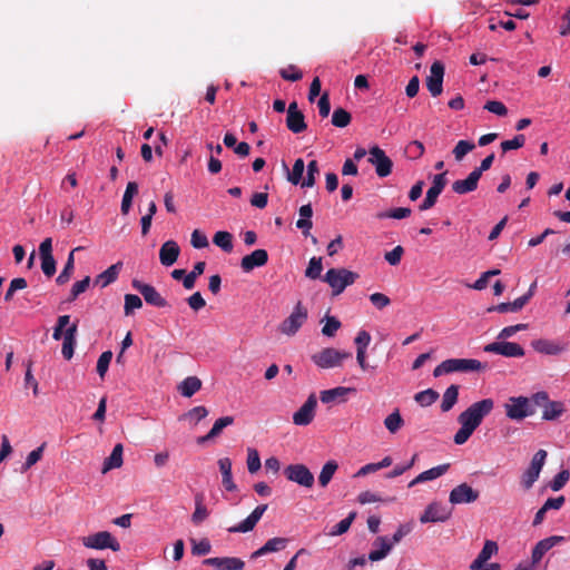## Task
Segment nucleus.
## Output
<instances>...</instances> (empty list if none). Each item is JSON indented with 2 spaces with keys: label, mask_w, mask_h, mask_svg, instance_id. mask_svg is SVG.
Masks as SVG:
<instances>
[{
  "label": "nucleus",
  "mask_w": 570,
  "mask_h": 570,
  "mask_svg": "<svg viewBox=\"0 0 570 570\" xmlns=\"http://www.w3.org/2000/svg\"><path fill=\"white\" fill-rule=\"evenodd\" d=\"M384 425L387 431L393 434L404 425V420L402 419L397 409L385 417Z\"/></svg>",
  "instance_id": "nucleus-44"
},
{
  "label": "nucleus",
  "mask_w": 570,
  "mask_h": 570,
  "mask_svg": "<svg viewBox=\"0 0 570 570\" xmlns=\"http://www.w3.org/2000/svg\"><path fill=\"white\" fill-rule=\"evenodd\" d=\"M205 566H210L216 570H243L245 562L236 557H214L203 561Z\"/></svg>",
  "instance_id": "nucleus-18"
},
{
  "label": "nucleus",
  "mask_w": 570,
  "mask_h": 570,
  "mask_svg": "<svg viewBox=\"0 0 570 570\" xmlns=\"http://www.w3.org/2000/svg\"><path fill=\"white\" fill-rule=\"evenodd\" d=\"M284 475L288 481L295 482L304 488L314 485V475L309 469L302 463L289 464L284 469Z\"/></svg>",
  "instance_id": "nucleus-7"
},
{
  "label": "nucleus",
  "mask_w": 570,
  "mask_h": 570,
  "mask_svg": "<svg viewBox=\"0 0 570 570\" xmlns=\"http://www.w3.org/2000/svg\"><path fill=\"white\" fill-rule=\"evenodd\" d=\"M451 517V511L439 502L430 503L420 517L421 523L444 522Z\"/></svg>",
  "instance_id": "nucleus-17"
},
{
  "label": "nucleus",
  "mask_w": 570,
  "mask_h": 570,
  "mask_svg": "<svg viewBox=\"0 0 570 570\" xmlns=\"http://www.w3.org/2000/svg\"><path fill=\"white\" fill-rule=\"evenodd\" d=\"M77 323H73L66 328L62 342L61 353L66 360H71L75 353L76 336H77Z\"/></svg>",
  "instance_id": "nucleus-25"
},
{
  "label": "nucleus",
  "mask_w": 570,
  "mask_h": 570,
  "mask_svg": "<svg viewBox=\"0 0 570 570\" xmlns=\"http://www.w3.org/2000/svg\"><path fill=\"white\" fill-rule=\"evenodd\" d=\"M354 387L337 386L330 390H324L320 393L322 403L328 404L333 402L343 403L346 401V396L351 393H355Z\"/></svg>",
  "instance_id": "nucleus-21"
},
{
  "label": "nucleus",
  "mask_w": 570,
  "mask_h": 570,
  "mask_svg": "<svg viewBox=\"0 0 570 570\" xmlns=\"http://www.w3.org/2000/svg\"><path fill=\"white\" fill-rule=\"evenodd\" d=\"M90 284V277L86 276L83 279L76 282L70 291L69 301H75L80 294L87 291Z\"/></svg>",
  "instance_id": "nucleus-60"
},
{
  "label": "nucleus",
  "mask_w": 570,
  "mask_h": 570,
  "mask_svg": "<svg viewBox=\"0 0 570 570\" xmlns=\"http://www.w3.org/2000/svg\"><path fill=\"white\" fill-rule=\"evenodd\" d=\"M494 407V402L492 399H483L471 404L466 410H464L458 416V422L461 425H466L468 428L475 431L479 425L482 423V420L491 413Z\"/></svg>",
  "instance_id": "nucleus-1"
},
{
  "label": "nucleus",
  "mask_w": 570,
  "mask_h": 570,
  "mask_svg": "<svg viewBox=\"0 0 570 570\" xmlns=\"http://www.w3.org/2000/svg\"><path fill=\"white\" fill-rule=\"evenodd\" d=\"M480 177L473 170L465 179H458L452 184L453 193L458 195H465L474 191L478 188Z\"/></svg>",
  "instance_id": "nucleus-23"
},
{
  "label": "nucleus",
  "mask_w": 570,
  "mask_h": 570,
  "mask_svg": "<svg viewBox=\"0 0 570 570\" xmlns=\"http://www.w3.org/2000/svg\"><path fill=\"white\" fill-rule=\"evenodd\" d=\"M337 469L338 464L335 460H330L323 465L318 475V483L322 488H326L328 485Z\"/></svg>",
  "instance_id": "nucleus-36"
},
{
  "label": "nucleus",
  "mask_w": 570,
  "mask_h": 570,
  "mask_svg": "<svg viewBox=\"0 0 570 570\" xmlns=\"http://www.w3.org/2000/svg\"><path fill=\"white\" fill-rule=\"evenodd\" d=\"M142 306V301L138 295L135 294H126L125 295V315H130L137 308Z\"/></svg>",
  "instance_id": "nucleus-53"
},
{
  "label": "nucleus",
  "mask_w": 570,
  "mask_h": 570,
  "mask_svg": "<svg viewBox=\"0 0 570 570\" xmlns=\"http://www.w3.org/2000/svg\"><path fill=\"white\" fill-rule=\"evenodd\" d=\"M320 174L318 163L316 160H311L307 164V175L302 180L301 186L311 188L315 185L316 181V175Z\"/></svg>",
  "instance_id": "nucleus-45"
},
{
  "label": "nucleus",
  "mask_w": 570,
  "mask_h": 570,
  "mask_svg": "<svg viewBox=\"0 0 570 570\" xmlns=\"http://www.w3.org/2000/svg\"><path fill=\"white\" fill-rule=\"evenodd\" d=\"M208 415V410L200 405L195 406L191 410H189L187 413L184 414L185 419H188L190 421H194L195 423H198L203 419H205Z\"/></svg>",
  "instance_id": "nucleus-61"
},
{
  "label": "nucleus",
  "mask_w": 570,
  "mask_h": 570,
  "mask_svg": "<svg viewBox=\"0 0 570 570\" xmlns=\"http://www.w3.org/2000/svg\"><path fill=\"white\" fill-rule=\"evenodd\" d=\"M141 295L146 303L153 306L166 307L168 305L167 301L151 285H149L147 288H144V293Z\"/></svg>",
  "instance_id": "nucleus-37"
},
{
  "label": "nucleus",
  "mask_w": 570,
  "mask_h": 570,
  "mask_svg": "<svg viewBox=\"0 0 570 570\" xmlns=\"http://www.w3.org/2000/svg\"><path fill=\"white\" fill-rule=\"evenodd\" d=\"M504 407L507 416L514 421H521L534 413L525 396L510 397Z\"/></svg>",
  "instance_id": "nucleus-8"
},
{
  "label": "nucleus",
  "mask_w": 570,
  "mask_h": 570,
  "mask_svg": "<svg viewBox=\"0 0 570 570\" xmlns=\"http://www.w3.org/2000/svg\"><path fill=\"white\" fill-rule=\"evenodd\" d=\"M475 148V145L470 140H459L453 149V155L455 160L460 161L463 157L472 151Z\"/></svg>",
  "instance_id": "nucleus-51"
},
{
  "label": "nucleus",
  "mask_w": 570,
  "mask_h": 570,
  "mask_svg": "<svg viewBox=\"0 0 570 570\" xmlns=\"http://www.w3.org/2000/svg\"><path fill=\"white\" fill-rule=\"evenodd\" d=\"M358 277L360 275L357 273L340 267L330 268L323 281L330 285L332 295L337 296L342 294L347 286L353 285Z\"/></svg>",
  "instance_id": "nucleus-3"
},
{
  "label": "nucleus",
  "mask_w": 570,
  "mask_h": 570,
  "mask_svg": "<svg viewBox=\"0 0 570 570\" xmlns=\"http://www.w3.org/2000/svg\"><path fill=\"white\" fill-rule=\"evenodd\" d=\"M180 248L175 240L165 242L159 249V261L164 266H171L177 262Z\"/></svg>",
  "instance_id": "nucleus-22"
},
{
  "label": "nucleus",
  "mask_w": 570,
  "mask_h": 570,
  "mask_svg": "<svg viewBox=\"0 0 570 570\" xmlns=\"http://www.w3.org/2000/svg\"><path fill=\"white\" fill-rule=\"evenodd\" d=\"M46 448V443H42L40 446H38L36 450L31 451L26 462L22 464L21 471L27 472L32 465H35L38 461L41 460L43 451Z\"/></svg>",
  "instance_id": "nucleus-50"
},
{
  "label": "nucleus",
  "mask_w": 570,
  "mask_h": 570,
  "mask_svg": "<svg viewBox=\"0 0 570 570\" xmlns=\"http://www.w3.org/2000/svg\"><path fill=\"white\" fill-rule=\"evenodd\" d=\"M268 262V253L266 249H255L248 255H245L240 261V267L245 273L252 272L256 267H262Z\"/></svg>",
  "instance_id": "nucleus-19"
},
{
  "label": "nucleus",
  "mask_w": 570,
  "mask_h": 570,
  "mask_svg": "<svg viewBox=\"0 0 570 570\" xmlns=\"http://www.w3.org/2000/svg\"><path fill=\"white\" fill-rule=\"evenodd\" d=\"M304 168H305L304 160H303L302 158H297V159L294 161V165H293L292 171H291V173H288L287 179H288L293 185H297V184L302 183Z\"/></svg>",
  "instance_id": "nucleus-48"
},
{
  "label": "nucleus",
  "mask_w": 570,
  "mask_h": 570,
  "mask_svg": "<svg viewBox=\"0 0 570 570\" xmlns=\"http://www.w3.org/2000/svg\"><path fill=\"white\" fill-rule=\"evenodd\" d=\"M350 352L326 347L312 355L314 364L321 368H333L342 365L344 360L351 358Z\"/></svg>",
  "instance_id": "nucleus-4"
},
{
  "label": "nucleus",
  "mask_w": 570,
  "mask_h": 570,
  "mask_svg": "<svg viewBox=\"0 0 570 570\" xmlns=\"http://www.w3.org/2000/svg\"><path fill=\"white\" fill-rule=\"evenodd\" d=\"M403 254L404 248L401 245H397L392 250L386 252L384 258L390 265L396 266L400 264Z\"/></svg>",
  "instance_id": "nucleus-62"
},
{
  "label": "nucleus",
  "mask_w": 570,
  "mask_h": 570,
  "mask_svg": "<svg viewBox=\"0 0 570 570\" xmlns=\"http://www.w3.org/2000/svg\"><path fill=\"white\" fill-rule=\"evenodd\" d=\"M440 194L441 193H439L438 190H435V189L430 187L428 189V191H426V196H425L424 200L419 206V209L420 210H428V209L432 208L435 205Z\"/></svg>",
  "instance_id": "nucleus-64"
},
{
  "label": "nucleus",
  "mask_w": 570,
  "mask_h": 570,
  "mask_svg": "<svg viewBox=\"0 0 570 570\" xmlns=\"http://www.w3.org/2000/svg\"><path fill=\"white\" fill-rule=\"evenodd\" d=\"M542 417L551 421L558 419L564 412V405L558 401H549L543 406Z\"/></svg>",
  "instance_id": "nucleus-41"
},
{
  "label": "nucleus",
  "mask_w": 570,
  "mask_h": 570,
  "mask_svg": "<svg viewBox=\"0 0 570 570\" xmlns=\"http://www.w3.org/2000/svg\"><path fill=\"white\" fill-rule=\"evenodd\" d=\"M458 396H459V386L454 385V384L450 385L443 393L441 410L443 412H449L458 402Z\"/></svg>",
  "instance_id": "nucleus-39"
},
{
  "label": "nucleus",
  "mask_w": 570,
  "mask_h": 570,
  "mask_svg": "<svg viewBox=\"0 0 570 570\" xmlns=\"http://www.w3.org/2000/svg\"><path fill=\"white\" fill-rule=\"evenodd\" d=\"M112 360V352L106 351L101 353L97 361V373L102 379L108 371L109 364Z\"/></svg>",
  "instance_id": "nucleus-55"
},
{
  "label": "nucleus",
  "mask_w": 570,
  "mask_h": 570,
  "mask_svg": "<svg viewBox=\"0 0 570 570\" xmlns=\"http://www.w3.org/2000/svg\"><path fill=\"white\" fill-rule=\"evenodd\" d=\"M234 423L233 416H223L215 421L213 428L209 431V436H218L222 431Z\"/></svg>",
  "instance_id": "nucleus-56"
},
{
  "label": "nucleus",
  "mask_w": 570,
  "mask_h": 570,
  "mask_svg": "<svg viewBox=\"0 0 570 570\" xmlns=\"http://www.w3.org/2000/svg\"><path fill=\"white\" fill-rule=\"evenodd\" d=\"M488 368L487 363L474 358H449L440 363L433 371L434 377L454 372H481Z\"/></svg>",
  "instance_id": "nucleus-2"
},
{
  "label": "nucleus",
  "mask_w": 570,
  "mask_h": 570,
  "mask_svg": "<svg viewBox=\"0 0 570 570\" xmlns=\"http://www.w3.org/2000/svg\"><path fill=\"white\" fill-rule=\"evenodd\" d=\"M444 65L436 60L430 68V75L426 78V87L433 97H438L443 90Z\"/></svg>",
  "instance_id": "nucleus-13"
},
{
  "label": "nucleus",
  "mask_w": 570,
  "mask_h": 570,
  "mask_svg": "<svg viewBox=\"0 0 570 570\" xmlns=\"http://www.w3.org/2000/svg\"><path fill=\"white\" fill-rule=\"evenodd\" d=\"M525 137L524 135L520 134L517 135L513 139L504 140L501 142V148L503 153H507L509 150L519 149L524 146Z\"/></svg>",
  "instance_id": "nucleus-58"
},
{
  "label": "nucleus",
  "mask_w": 570,
  "mask_h": 570,
  "mask_svg": "<svg viewBox=\"0 0 570 570\" xmlns=\"http://www.w3.org/2000/svg\"><path fill=\"white\" fill-rule=\"evenodd\" d=\"M449 469H450V464L449 463L441 464V465L434 466L432 469H429V470L420 473L415 479H413L409 483V488H412V487H414V485H416L419 483H423V482H426V481H431V480L438 479V478L442 476L443 474H445Z\"/></svg>",
  "instance_id": "nucleus-26"
},
{
  "label": "nucleus",
  "mask_w": 570,
  "mask_h": 570,
  "mask_svg": "<svg viewBox=\"0 0 570 570\" xmlns=\"http://www.w3.org/2000/svg\"><path fill=\"white\" fill-rule=\"evenodd\" d=\"M267 508H268L267 504L257 505L245 520H243L242 522H239L238 524H236L234 527L228 528L227 529L228 532L246 533V532L252 531L256 527V524L258 523V521L261 520V518L263 517V514L265 513Z\"/></svg>",
  "instance_id": "nucleus-15"
},
{
  "label": "nucleus",
  "mask_w": 570,
  "mask_h": 570,
  "mask_svg": "<svg viewBox=\"0 0 570 570\" xmlns=\"http://www.w3.org/2000/svg\"><path fill=\"white\" fill-rule=\"evenodd\" d=\"M368 154V163L375 167L376 175L382 178L387 177L392 173L393 163L385 151L375 145L370 148Z\"/></svg>",
  "instance_id": "nucleus-10"
},
{
  "label": "nucleus",
  "mask_w": 570,
  "mask_h": 570,
  "mask_svg": "<svg viewBox=\"0 0 570 570\" xmlns=\"http://www.w3.org/2000/svg\"><path fill=\"white\" fill-rule=\"evenodd\" d=\"M534 351L546 355H558L564 351L561 344L546 338L535 340L531 343Z\"/></svg>",
  "instance_id": "nucleus-27"
},
{
  "label": "nucleus",
  "mask_w": 570,
  "mask_h": 570,
  "mask_svg": "<svg viewBox=\"0 0 570 570\" xmlns=\"http://www.w3.org/2000/svg\"><path fill=\"white\" fill-rule=\"evenodd\" d=\"M484 352L495 353L505 357H522L524 356V348L514 342H493L484 346Z\"/></svg>",
  "instance_id": "nucleus-11"
},
{
  "label": "nucleus",
  "mask_w": 570,
  "mask_h": 570,
  "mask_svg": "<svg viewBox=\"0 0 570 570\" xmlns=\"http://www.w3.org/2000/svg\"><path fill=\"white\" fill-rule=\"evenodd\" d=\"M352 121L351 114L342 107L334 109L332 115V125L338 128L347 127Z\"/></svg>",
  "instance_id": "nucleus-43"
},
{
  "label": "nucleus",
  "mask_w": 570,
  "mask_h": 570,
  "mask_svg": "<svg viewBox=\"0 0 570 570\" xmlns=\"http://www.w3.org/2000/svg\"><path fill=\"white\" fill-rule=\"evenodd\" d=\"M76 250H78V248H75V249H72L69 253L63 269L60 272V274L56 278V282H57L58 285H63L67 282H69V279H70V277H71V275L73 273V269H75V256H73V254H75Z\"/></svg>",
  "instance_id": "nucleus-40"
},
{
  "label": "nucleus",
  "mask_w": 570,
  "mask_h": 570,
  "mask_svg": "<svg viewBox=\"0 0 570 570\" xmlns=\"http://www.w3.org/2000/svg\"><path fill=\"white\" fill-rule=\"evenodd\" d=\"M286 127L293 134H301L307 128L305 116L298 110L296 101L291 102L287 108Z\"/></svg>",
  "instance_id": "nucleus-16"
},
{
  "label": "nucleus",
  "mask_w": 570,
  "mask_h": 570,
  "mask_svg": "<svg viewBox=\"0 0 570 570\" xmlns=\"http://www.w3.org/2000/svg\"><path fill=\"white\" fill-rule=\"evenodd\" d=\"M124 446L118 443L114 446L111 454L104 461L101 472L105 474L112 469H118L122 465Z\"/></svg>",
  "instance_id": "nucleus-32"
},
{
  "label": "nucleus",
  "mask_w": 570,
  "mask_h": 570,
  "mask_svg": "<svg viewBox=\"0 0 570 570\" xmlns=\"http://www.w3.org/2000/svg\"><path fill=\"white\" fill-rule=\"evenodd\" d=\"M498 552V544L492 540H487L484 546L474 561L471 563L470 568H482L483 564L491 559L493 554Z\"/></svg>",
  "instance_id": "nucleus-31"
},
{
  "label": "nucleus",
  "mask_w": 570,
  "mask_h": 570,
  "mask_svg": "<svg viewBox=\"0 0 570 570\" xmlns=\"http://www.w3.org/2000/svg\"><path fill=\"white\" fill-rule=\"evenodd\" d=\"M566 540L562 535H552L546 539L540 540L534 548L532 549L531 559L533 563H539L543 556L552 549L554 546L563 542Z\"/></svg>",
  "instance_id": "nucleus-20"
},
{
  "label": "nucleus",
  "mask_w": 570,
  "mask_h": 570,
  "mask_svg": "<svg viewBox=\"0 0 570 570\" xmlns=\"http://www.w3.org/2000/svg\"><path fill=\"white\" fill-rule=\"evenodd\" d=\"M411 215V209L407 207H399L391 209L385 213H381L377 215L379 218H394V219H403Z\"/></svg>",
  "instance_id": "nucleus-57"
},
{
  "label": "nucleus",
  "mask_w": 570,
  "mask_h": 570,
  "mask_svg": "<svg viewBox=\"0 0 570 570\" xmlns=\"http://www.w3.org/2000/svg\"><path fill=\"white\" fill-rule=\"evenodd\" d=\"M82 544L90 549H111L112 551L120 550V543L108 531H100L95 534L83 537Z\"/></svg>",
  "instance_id": "nucleus-9"
},
{
  "label": "nucleus",
  "mask_w": 570,
  "mask_h": 570,
  "mask_svg": "<svg viewBox=\"0 0 570 570\" xmlns=\"http://www.w3.org/2000/svg\"><path fill=\"white\" fill-rule=\"evenodd\" d=\"M213 243L226 253L233 250V235L229 232H217L213 237Z\"/></svg>",
  "instance_id": "nucleus-42"
},
{
  "label": "nucleus",
  "mask_w": 570,
  "mask_h": 570,
  "mask_svg": "<svg viewBox=\"0 0 570 570\" xmlns=\"http://www.w3.org/2000/svg\"><path fill=\"white\" fill-rule=\"evenodd\" d=\"M122 268V263L117 262L116 264H112L109 266L105 272L100 273L95 278V284L99 285L101 288L107 287L108 285L112 284L117 278Z\"/></svg>",
  "instance_id": "nucleus-28"
},
{
  "label": "nucleus",
  "mask_w": 570,
  "mask_h": 570,
  "mask_svg": "<svg viewBox=\"0 0 570 570\" xmlns=\"http://www.w3.org/2000/svg\"><path fill=\"white\" fill-rule=\"evenodd\" d=\"M323 271L322 257H312L309 259L308 266L305 271V276L311 279H316L321 276Z\"/></svg>",
  "instance_id": "nucleus-49"
},
{
  "label": "nucleus",
  "mask_w": 570,
  "mask_h": 570,
  "mask_svg": "<svg viewBox=\"0 0 570 570\" xmlns=\"http://www.w3.org/2000/svg\"><path fill=\"white\" fill-rule=\"evenodd\" d=\"M570 472L568 470H561L550 482V488L552 491L561 490L566 483L569 481Z\"/></svg>",
  "instance_id": "nucleus-59"
},
{
  "label": "nucleus",
  "mask_w": 570,
  "mask_h": 570,
  "mask_svg": "<svg viewBox=\"0 0 570 570\" xmlns=\"http://www.w3.org/2000/svg\"><path fill=\"white\" fill-rule=\"evenodd\" d=\"M324 322L322 334L327 337H333L342 326L341 322L335 316L326 315Z\"/></svg>",
  "instance_id": "nucleus-47"
},
{
  "label": "nucleus",
  "mask_w": 570,
  "mask_h": 570,
  "mask_svg": "<svg viewBox=\"0 0 570 570\" xmlns=\"http://www.w3.org/2000/svg\"><path fill=\"white\" fill-rule=\"evenodd\" d=\"M307 320V309L303 306L301 302H298L293 312L288 317H286L282 324L279 325V331L283 334L292 336L297 333V331L302 327V325Z\"/></svg>",
  "instance_id": "nucleus-6"
},
{
  "label": "nucleus",
  "mask_w": 570,
  "mask_h": 570,
  "mask_svg": "<svg viewBox=\"0 0 570 570\" xmlns=\"http://www.w3.org/2000/svg\"><path fill=\"white\" fill-rule=\"evenodd\" d=\"M138 194V184L136 181H129L126 186L120 210L122 215H127L131 208L132 199Z\"/></svg>",
  "instance_id": "nucleus-34"
},
{
  "label": "nucleus",
  "mask_w": 570,
  "mask_h": 570,
  "mask_svg": "<svg viewBox=\"0 0 570 570\" xmlns=\"http://www.w3.org/2000/svg\"><path fill=\"white\" fill-rule=\"evenodd\" d=\"M288 539L275 537L265 542L259 549L254 551L250 556L252 559H257L267 553L277 552L284 550L287 546Z\"/></svg>",
  "instance_id": "nucleus-24"
},
{
  "label": "nucleus",
  "mask_w": 570,
  "mask_h": 570,
  "mask_svg": "<svg viewBox=\"0 0 570 570\" xmlns=\"http://www.w3.org/2000/svg\"><path fill=\"white\" fill-rule=\"evenodd\" d=\"M317 399L312 393L305 403L293 414V423L299 426L308 425L314 420Z\"/></svg>",
  "instance_id": "nucleus-12"
},
{
  "label": "nucleus",
  "mask_w": 570,
  "mask_h": 570,
  "mask_svg": "<svg viewBox=\"0 0 570 570\" xmlns=\"http://www.w3.org/2000/svg\"><path fill=\"white\" fill-rule=\"evenodd\" d=\"M439 399V393L433 389H428L415 394L414 400L421 406H430Z\"/></svg>",
  "instance_id": "nucleus-46"
},
{
  "label": "nucleus",
  "mask_w": 570,
  "mask_h": 570,
  "mask_svg": "<svg viewBox=\"0 0 570 570\" xmlns=\"http://www.w3.org/2000/svg\"><path fill=\"white\" fill-rule=\"evenodd\" d=\"M281 77L287 81H298L302 79L303 73L295 66L291 65L287 68L281 69Z\"/></svg>",
  "instance_id": "nucleus-63"
},
{
  "label": "nucleus",
  "mask_w": 570,
  "mask_h": 570,
  "mask_svg": "<svg viewBox=\"0 0 570 570\" xmlns=\"http://www.w3.org/2000/svg\"><path fill=\"white\" fill-rule=\"evenodd\" d=\"M548 453L546 450H539L532 456L529 468L521 476V484L525 490L533 487L534 482L539 479L540 472L546 463Z\"/></svg>",
  "instance_id": "nucleus-5"
},
{
  "label": "nucleus",
  "mask_w": 570,
  "mask_h": 570,
  "mask_svg": "<svg viewBox=\"0 0 570 570\" xmlns=\"http://www.w3.org/2000/svg\"><path fill=\"white\" fill-rule=\"evenodd\" d=\"M355 515H356L355 512H351L348 514V517H346L345 519H343L338 523H336L334 527H332L328 534L334 537V535H341V534L345 533L350 529Z\"/></svg>",
  "instance_id": "nucleus-52"
},
{
  "label": "nucleus",
  "mask_w": 570,
  "mask_h": 570,
  "mask_svg": "<svg viewBox=\"0 0 570 570\" xmlns=\"http://www.w3.org/2000/svg\"><path fill=\"white\" fill-rule=\"evenodd\" d=\"M218 466H219V471L223 476L222 482H223L224 488L230 492L236 491L237 485L235 484V482L233 480L230 459L229 458L219 459Z\"/></svg>",
  "instance_id": "nucleus-29"
},
{
  "label": "nucleus",
  "mask_w": 570,
  "mask_h": 570,
  "mask_svg": "<svg viewBox=\"0 0 570 570\" xmlns=\"http://www.w3.org/2000/svg\"><path fill=\"white\" fill-rule=\"evenodd\" d=\"M247 453H248V455H247L248 472L252 474L256 473L262 466L259 454H258L257 450L252 449V448H249L247 450Z\"/></svg>",
  "instance_id": "nucleus-54"
},
{
  "label": "nucleus",
  "mask_w": 570,
  "mask_h": 570,
  "mask_svg": "<svg viewBox=\"0 0 570 570\" xmlns=\"http://www.w3.org/2000/svg\"><path fill=\"white\" fill-rule=\"evenodd\" d=\"M374 547L379 549L372 550L368 553V560L371 561H380L384 559L393 548V543L386 537H377L373 543Z\"/></svg>",
  "instance_id": "nucleus-30"
},
{
  "label": "nucleus",
  "mask_w": 570,
  "mask_h": 570,
  "mask_svg": "<svg viewBox=\"0 0 570 570\" xmlns=\"http://www.w3.org/2000/svg\"><path fill=\"white\" fill-rule=\"evenodd\" d=\"M527 305V297H518L513 302L509 303H500L497 306L490 307L488 311L499 312V313H508V312H518L522 309Z\"/></svg>",
  "instance_id": "nucleus-38"
},
{
  "label": "nucleus",
  "mask_w": 570,
  "mask_h": 570,
  "mask_svg": "<svg viewBox=\"0 0 570 570\" xmlns=\"http://www.w3.org/2000/svg\"><path fill=\"white\" fill-rule=\"evenodd\" d=\"M479 499V492L468 483H461L452 489L449 501L452 504L472 503Z\"/></svg>",
  "instance_id": "nucleus-14"
},
{
  "label": "nucleus",
  "mask_w": 570,
  "mask_h": 570,
  "mask_svg": "<svg viewBox=\"0 0 570 570\" xmlns=\"http://www.w3.org/2000/svg\"><path fill=\"white\" fill-rule=\"evenodd\" d=\"M209 515V511L204 504V495L197 494L195 498V511L191 514V522L196 525L204 522Z\"/></svg>",
  "instance_id": "nucleus-35"
},
{
  "label": "nucleus",
  "mask_w": 570,
  "mask_h": 570,
  "mask_svg": "<svg viewBox=\"0 0 570 570\" xmlns=\"http://www.w3.org/2000/svg\"><path fill=\"white\" fill-rule=\"evenodd\" d=\"M202 389V381L197 376L186 377L178 386V391L185 397H191Z\"/></svg>",
  "instance_id": "nucleus-33"
}]
</instances>
